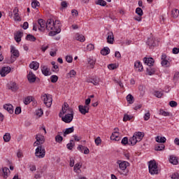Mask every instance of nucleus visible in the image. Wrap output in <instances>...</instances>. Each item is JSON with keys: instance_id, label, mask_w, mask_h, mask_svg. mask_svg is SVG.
Returning a JSON list of instances; mask_svg holds the SVG:
<instances>
[{"instance_id": "f257e3e1", "label": "nucleus", "mask_w": 179, "mask_h": 179, "mask_svg": "<svg viewBox=\"0 0 179 179\" xmlns=\"http://www.w3.org/2000/svg\"><path fill=\"white\" fill-rule=\"evenodd\" d=\"M61 27L62 24L59 20L54 21L53 20L50 19L46 22V29L51 31L49 33V35L52 36H55L61 32Z\"/></svg>"}, {"instance_id": "f03ea898", "label": "nucleus", "mask_w": 179, "mask_h": 179, "mask_svg": "<svg viewBox=\"0 0 179 179\" xmlns=\"http://www.w3.org/2000/svg\"><path fill=\"white\" fill-rule=\"evenodd\" d=\"M74 113L72 108H71L67 103L64 104L62 107V110L60 112L59 116L62 117V120L66 123H70L73 119Z\"/></svg>"}, {"instance_id": "7ed1b4c3", "label": "nucleus", "mask_w": 179, "mask_h": 179, "mask_svg": "<svg viewBox=\"0 0 179 179\" xmlns=\"http://www.w3.org/2000/svg\"><path fill=\"white\" fill-rule=\"evenodd\" d=\"M145 134L143 132L137 131L133 134V136L128 139L124 137L122 139V145H126L127 144L135 145L138 142H140L143 138Z\"/></svg>"}, {"instance_id": "20e7f679", "label": "nucleus", "mask_w": 179, "mask_h": 179, "mask_svg": "<svg viewBox=\"0 0 179 179\" xmlns=\"http://www.w3.org/2000/svg\"><path fill=\"white\" fill-rule=\"evenodd\" d=\"M148 171L151 175L159 173L158 165L155 160L150 161V162H148Z\"/></svg>"}, {"instance_id": "39448f33", "label": "nucleus", "mask_w": 179, "mask_h": 179, "mask_svg": "<svg viewBox=\"0 0 179 179\" xmlns=\"http://www.w3.org/2000/svg\"><path fill=\"white\" fill-rule=\"evenodd\" d=\"M36 149L35 155L36 157L42 159L45 157L46 151L45 147L43 145H37Z\"/></svg>"}, {"instance_id": "423d86ee", "label": "nucleus", "mask_w": 179, "mask_h": 179, "mask_svg": "<svg viewBox=\"0 0 179 179\" xmlns=\"http://www.w3.org/2000/svg\"><path fill=\"white\" fill-rule=\"evenodd\" d=\"M41 99L48 108H50L52 103V97L50 94H43L41 96Z\"/></svg>"}, {"instance_id": "0eeeda50", "label": "nucleus", "mask_w": 179, "mask_h": 179, "mask_svg": "<svg viewBox=\"0 0 179 179\" xmlns=\"http://www.w3.org/2000/svg\"><path fill=\"white\" fill-rule=\"evenodd\" d=\"M116 164H117V166H119V169H120V171H124L127 169V167L130 166L129 162L124 160L116 161Z\"/></svg>"}, {"instance_id": "6e6552de", "label": "nucleus", "mask_w": 179, "mask_h": 179, "mask_svg": "<svg viewBox=\"0 0 179 179\" xmlns=\"http://www.w3.org/2000/svg\"><path fill=\"white\" fill-rule=\"evenodd\" d=\"M36 138V141L34 143V147L42 145L45 142V136L41 134H37Z\"/></svg>"}, {"instance_id": "1a4fd4ad", "label": "nucleus", "mask_w": 179, "mask_h": 179, "mask_svg": "<svg viewBox=\"0 0 179 179\" xmlns=\"http://www.w3.org/2000/svg\"><path fill=\"white\" fill-rule=\"evenodd\" d=\"M151 94L154 95V96L161 99L164 95V91L162 90H152V92H151Z\"/></svg>"}, {"instance_id": "9d476101", "label": "nucleus", "mask_w": 179, "mask_h": 179, "mask_svg": "<svg viewBox=\"0 0 179 179\" xmlns=\"http://www.w3.org/2000/svg\"><path fill=\"white\" fill-rule=\"evenodd\" d=\"M46 24L45 20L40 19L38 20V30L41 31H44L46 29Z\"/></svg>"}, {"instance_id": "9b49d317", "label": "nucleus", "mask_w": 179, "mask_h": 179, "mask_svg": "<svg viewBox=\"0 0 179 179\" xmlns=\"http://www.w3.org/2000/svg\"><path fill=\"white\" fill-rule=\"evenodd\" d=\"M41 67V71L44 76H48L52 74L50 69L47 66L42 65Z\"/></svg>"}, {"instance_id": "f8f14e48", "label": "nucleus", "mask_w": 179, "mask_h": 179, "mask_svg": "<svg viewBox=\"0 0 179 179\" xmlns=\"http://www.w3.org/2000/svg\"><path fill=\"white\" fill-rule=\"evenodd\" d=\"M110 140L115 141H119L121 140L120 134L118 131H115L110 135Z\"/></svg>"}, {"instance_id": "ddd939ff", "label": "nucleus", "mask_w": 179, "mask_h": 179, "mask_svg": "<svg viewBox=\"0 0 179 179\" xmlns=\"http://www.w3.org/2000/svg\"><path fill=\"white\" fill-rule=\"evenodd\" d=\"M82 166H83V164L81 162L76 163L73 167L74 172L78 174H80L82 172V170H81Z\"/></svg>"}, {"instance_id": "4468645a", "label": "nucleus", "mask_w": 179, "mask_h": 179, "mask_svg": "<svg viewBox=\"0 0 179 179\" xmlns=\"http://www.w3.org/2000/svg\"><path fill=\"white\" fill-rule=\"evenodd\" d=\"M106 42L109 44H113L114 43V34L112 31L108 32V37H106Z\"/></svg>"}, {"instance_id": "2eb2a0df", "label": "nucleus", "mask_w": 179, "mask_h": 179, "mask_svg": "<svg viewBox=\"0 0 179 179\" xmlns=\"http://www.w3.org/2000/svg\"><path fill=\"white\" fill-rule=\"evenodd\" d=\"M11 71V69L8 66L3 67L0 71V74L2 77H5L7 74H8Z\"/></svg>"}, {"instance_id": "dca6fc26", "label": "nucleus", "mask_w": 179, "mask_h": 179, "mask_svg": "<svg viewBox=\"0 0 179 179\" xmlns=\"http://www.w3.org/2000/svg\"><path fill=\"white\" fill-rule=\"evenodd\" d=\"M79 110L83 115L89 113L90 107L88 106H79Z\"/></svg>"}, {"instance_id": "f3484780", "label": "nucleus", "mask_w": 179, "mask_h": 179, "mask_svg": "<svg viewBox=\"0 0 179 179\" xmlns=\"http://www.w3.org/2000/svg\"><path fill=\"white\" fill-rule=\"evenodd\" d=\"M96 62V59L93 57H90L87 59V63L89 64L88 66L90 67V69L94 68Z\"/></svg>"}, {"instance_id": "a211bd4d", "label": "nucleus", "mask_w": 179, "mask_h": 179, "mask_svg": "<svg viewBox=\"0 0 179 179\" xmlns=\"http://www.w3.org/2000/svg\"><path fill=\"white\" fill-rule=\"evenodd\" d=\"M143 61H144V64H147V66H152L155 63V60L153 58L145 57L143 59Z\"/></svg>"}, {"instance_id": "6ab92c4d", "label": "nucleus", "mask_w": 179, "mask_h": 179, "mask_svg": "<svg viewBox=\"0 0 179 179\" xmlns=\"http://www.w3.org/2000/svg\"><path fill=\"white\" fill-rule=\"evenodd\" d=\"M87 83H92L94 85L97 86V85H99L100 78L95 77V78L88 80Z\"/></svg>"}, {"instance_id": "aec40b11", "label": "nucleus", "mask_w": 179, "mask_h": 179, "mask_svg": "<svg viewBox=\"0 0 179 179\" xmlns=\"http://www.w3.org/2000/svg\"><path fill=\"white\" fill-rule=\"evenodd\" d=\"M73 38L76 41H78L81 42V43L85 42V36L83 35L80 34H78V33L75 34Z\"/></svg>"}, {"instance_id": "412c9836", "label": "nucleus", "mask_w": 179, "mask_h": 179, "mask_svg": "<svg viewBox=\"0 0 179 179\" xmlns=\"http://www.w3.org/2000/svg\"><path fill=\"white\" fill-rule=\"evenodd\" d=\"M78 150H80L81 152H84V154L85 155H88L90 153V150L87 147H85L82 145H80L78 147Z\"/></svg>"}, {"instance_id": "4be33fe9", "label": "nucleus", "mask_w": 179, "mask_h": 179, "mask_svg": "<svg viewBox=\"0 0 179 179\" xmlns=\"http://www.w3.org/2000/svg\"><path fill=\"white\" fill-rule=\"evenodd\" d=\"M27 78L30 83H34L36 80V76L32 71L29 72V73L27 76Z\"/></svg>"}, {"instance_id": "5701e85b", "label": "nucleus", "mask_w": 179, "mask_h": 179, "mask_svg": "<svg viewBox=\"0 0 179 179\" xmlns=\"http://www.w3.org/2000/svg\"><path fill=\"white\" fill-rule=\"evenodd\" d=\"M8 89L11 90L13 92H16L19 89V87L15 83L12 82L10 83Z\"/></svg>"}, {"instance_id": "b1692460", "label": "nucleus", "mask_w": 179, "mask_h": 179, "mask_svg": "<svg viewBox=\"0 0 179 179\" xmlns=\"http://www.w3.org/2000/svg\"><path fill=\"white\" fill-rule=\"evenodd\" d=\"M22 36L23 33H22L21 31H17L15 34V40L16 41L17 43H20L21 41Z\"/></svg>"}, {"instance_id": "393cba45", "label": "nucleus", "mask_w": 179, "mask_h": 179, "mask_svg": "<svg viewBox=\"0 0 179 179\" xmlns=\"http://www.w3.org/2000/svg\"><path fill=\"white\" fill-rule=\"evenodd\" d=\"M39 63L37 62H32L30 65H29V67L31 69H34L35 71L38 70V68H39Z\"/></svg>"}, {"instance_id": "a878e982", "label": "nucleus", "mask_w": 179, "mask_h": 179, "mask_svg": "<svg viewBox=\"0 0 179 179\" xmlns=\"http://www.w3.org/2000/svg\"><path fill=\"white\" fill-rule=\"evenodd\" d=\"M169 161L170 163L173 164V165H176L178 164V159L174 155H171L169 157Z\"/></svg>"}, {"instance_id": "bb28decb", "label": "nucleus", "mask_w": 179, "mask_h": 179, "mask_svg": "<svg viewBox=\"0 0 179 179\" xmlns=\"http://www.w3.org/2000/svg\"><path fill=\"white\" fill-rule=\"evenodd\" d=\"M3 108L10 114L13 113V106L11 104H6Z\"/></svg>"}, {"instance_id": "cd10ccee", "label": "nucleus", "mask_w": 179, "mask_h": 179, "mask_svg": "<svg viewBox=\"0 0 179 179\" xmlns=\"http://www.w3.org/2000/svg\"><path fill=\"white\" fill-rule=\"evenodd\" d=\"M10 52L12 55L16 57H18L20 56L19 51L16 50V48L14 46L10 47Z\"/></svg>"}, {"instance_id": "c85d7f7f", "label": "nucleus", "mask_w": 179, "mask_h": 179, "mask_svg": "<svg viewBox=\"0 0 179 179\" xmlns=\"http://www.w3.org/2000/svg\"><path fill=\"white\" fill-rule=\"evenodd\" d=\"M134 67H136V69H138V71H142L143 70V66L141 62L139 61L134 62Z\"/></svg>"}, {"instance_id": "c756f323", "label": "nucleus", "mask_w": 179, "mask_h": 179, "mask_svg": "<svg viewBox=\"0 0 179 179\" xmlns=\"http://www.w3.org/2000/svg\"><path fill=\"white\" fill-rule=\"evenodd\" d=\"M126 100H127V103L130 104L134 103L135 101L134 97L131 94H127V96H126Z\"/></svg>"}, {"instance_id": "7c9ffc66", "label": "nucleus", "mask_w": 179, "mask_h": 179, "mask_svg": "<svg viewBox=\"0 0 179 179\" xmlns=\"http://www.w3.org/2000/svg\"><path fill=\"white\" fill-rule=\"evenodd\" d=\"M76 74H77V72L73 69L66 74V77L68 78H73L76 77Z\"/></svg>"}, {"instance_id": "2f4dec72", "label": "nucleus", "mask_w": 179, "mask_h": 179, "mask_svg": "<svg viewBox=\"0 0 179 179\" xmlns=\"http://www.w3.org/2000/svg\"><path fill=\"white\" fill-rule=\"evenodd\" d=\"M155 141L158 142V143H164L166 141V138L164 136H157L155 137Z\"/></svg>"}, {"instance_id": "473e14b6", "label": "nucleus", "mask_w": 179, "mask_h": 179, "mask_svg": "<svg viewBox=\"0 0 179 179\" xmlns=\"http://www.w3.org/2000/svg\"><path fill=\"white\" fill-rule=\"evenodd\" d=\"M110 48L106 47L101 50V55L106 56V55H108L110 53Z\"/></svg>"}, {"instance_id": "72a5a7b5", "label": "nucleus", "mask_w": 179, "mask_h": 179, "mask_svg": "<svg viewBox=\"0 0 179 179\" xmlns=\"http://www.w3.org/2000/svg\"><path fill=\"white\" fill-rule=\"evenodd\" d=\"M3 178H7L10 171L8 168L4 167L3 168Z\"/></svg>"}, {"instance_id": "f704fd0d", "label": "nucleus", "mask_w": 179, "mask_h": 179, "mask_svg": "<svg viewBox=\"0 0 179 179\" xmlns=\"http://www.w3.org/2000/svg\"><path fill=\"white\" fill-rule=\"evenodd\" d=\"M171 15L173 17L177 18L179 16V10L176 8L173 9L171 10Z\"/></svg>"}, {"instance_id": "c9c22d12", "label": "nucleus", "mask_w": 179, "mask_h": 179, "mask_svg": "<svg viewBox=\"0 0 179 179\" xmlns=\"http://www.w3.org/2000/svg\"><path fill=\"white\" fill-rule=\"evenodd\" d=\"M74 131L73 127L68 128L66 129V131L64 132V136H66V135L71 134Z\"/></svg>"}, {"instance_id": "e433bc0d", "label": "nucleus", "mask_w": 179, "mask_h": 179, "mask_svg": "<svg viewBox=\"0 0 179 179\" xmlns=\"http://www.w3.org/2000/svg\"><path fill=\"white\" fill-rule=\"evenodd\" d=\"M165 145L164 144H158L155 145V150L157 151H162L164 150Z\"/></svg>"}, {"instance_id": "4c0bfd02", "label": "nucleus", "mask_w": 179, "mask_h": 179, "mask_svg": "<svg viewBox=\"0 0 179 179\" xmlns=\"http://www.w3.org/2000/svg\"><path fill=\"white\" fill-rule=\"evenodd\" d=\"M133 115H129L127 114H124V116H123V122H127L133 119Z\"/></svg>"}, {"instance_id": "58836bf2", "label": "nucleus", "mask_w": 179, "mask_h": 179, "mask_svg": "<svg viewBox=\"0 0 179 179\" xmlns=\"http://www.w3.org/2000/svg\"><path fill=\"white\" fill-rule=\"evenodd\" d=\"M161 64H162V66L165 67H169L170 66V62L167 61L166 59H164L162 58V62H161Z\"/></svg>"}, {"instance_id": "ea45409f", "label": "nucleus", "mask_w": 179, "mask_h": 179, "mask_svg": "<svg viewBox=\"0 0 179 179\" xmlns=\"http://www.w3.org/2000/svg\"><path fill=\"white\" fill-rule=\"evenodd\" d=\"M147 44L150 46H155L156 43L153 38H148V41H147Z\"/></svg>"}, {"instance_id": "a19ab883", "label": "nucleus", "mask_w": 179, "mask_h": 179, "mask_svg": "<svg viewBox=\"0 0 179 179\" xmlns=\"http://www.w3.org/2000/svg\"><path fill=\"white\" fill-rule=\"evenodd\" d=\"M119 66V65L116 64H110L109 65H108V69H109V70H115L116 69H117Z\"/></svg>"}, {"instance_id": "79ce46f5", "label": "nucleus", "mask_w": 179, "mask_h": 179, "mask_svg": "<svg viewBox=\"0 0 179 179\" xmlns=\"http://www.w3.org/2000/svg\"><path fill=\"white\" fill-rule=\"evenodd\" d=\"M10 138H11V136H10V134L9 133H6L3 136V140H4L5 142H9Z\"/></svg>"}, {"instance_id": "37998d69", "label": "nucleus", "mask_w": 179, "mask_h": 179, "mask_svg": "<svg viewBox=\"0 0 179 179\" xmlns=\"http://www.w3.org/2000/svg\"><path fill=\"white\" fill-rule=\"evenodd\" d=\"M75 143L73 140L70 141V143L66 145V147L69 150H71L74 146Z\"/></svg>"}, {"instance_id": "c03bdc74", "label": "nucleus", "mask_w": 179, "mask_h": 179, "mask_svg": "<svg viewBox=\"0 0 179 179\" xmlns=\"http://www.w3.org/2000/svg\"><path fill=\"white\" fill-rule=\"evenodd\" d=\"M33 97L32 96H27L24 101V103L27 105L29 103H30L32 101H33Z\"/></svg>"}, {"instance_id": "a18cd8bd", "label": "nucleus", "mask_w": 179, "mask_h": 179, "mask_svg": "<svg viewBox=\"0 0 179 179\" xmlns=\"http://www.w3.org/2000/svg\"><path fill=\"white\" fill-rule=\"evenodd\" d=\"M26 39L29 41H35L36 40V38L31 34L27 35Z\"/></svg>"}, {"instance_id": "49530a36", "label": "nucleus", "mask_w": 179, "mask_h": 179, "mask_svg": "<svg viewBox=\"0 0 179 179\" xmlns=\"http://www.w3.org/2000/svg\"><path fill=\"white\" fill-rule=\"evenodd\" d=\"M136 13L138 15V16L141 17L143 15V11L141 8H136Z\"/></svg>"}, {"instance_id": "de8ad7c7", "label": "nucleus", "mask_w": 179, "mask_h": 179, "mask_svg": "<svg viewBox=\"0 0 179 179\" xmlns=\"http://www.w3.org/2000/svg\"><path fill=\"white\" fill-rule=\"evenodd\" d=\"M31 6L34 8H36L37 7L40 6V3L37 0H34L32 2Z\"/></svg>"}, {"instance_id": "09e8293b", "label": "nucleus", "mask_w": 179, "mask_h": 179, "mask_svg": "<svg viewBox=\"0 0 179 179\" xmlns=\"http://www.w3.org/2000/svg\"><path fill=\"white\" fill-rule=\"evenodd\" d=\"M58 79H59L58 76H55V75H53V76H52L50 77V80H51V82L53 83H57V80H58Z\"/></svg>"}, {"instance_id": "8fccbe9b", "label": "nucleus", "mask_w": 179, "mask_h": 179, "mask_svg": "<svg viewBox=\"0 0 179 179\" xmlns=\"http://www.w3.org/2000/svg\"><path fill=\"white\" fill-rule=\"evenodd\" d=\"M96 4L101 6H106L107 3L103 0H98V1H96Z\"/></svg>"}, {"instance_id": "3c124183", "label": "nucleus", "mask_w": 179, "mask_h": 179, "mask_svg": "<svg viewBox=\"0 0 179 179\" xmlns=\"http://www.w3.org/2000/svg\"><path fill=\"white\" fill-rule=\"evenodd\" d=\"M55 141L56 142L59 143H61L63 141V137L60 135H57L56 137H55Z\"/></svg>"}, {"instance_id": "603ef678", "label": "nucleus", "mask_w": 179, "mask_h": 179, "mask_svg": "<svg viewBox=\"0 0 179 179\" xmlns=\"http://www.w3.org/2000/svg\"><path fill=\"white\" fill-rule=\"evenodd\" d=\"M43 114V111L42 109H38L36 110V115L40 117L42 116V115Z\"/></svg>"}, {"instance_id": "864d4df0", "label": "nucleus", "mask_w": 179, "mask_h": 179, "mask_svg": "<svg viewBox=\"0 0 179 179\" xmlns=\"http://www.w3.org/2000/svg\"><path fill=\"white\" fill-rule=\"evenodd\" d=\"M73 58L71 55H67L66 57V61L68 62V63H72L73 62Z\"/></svg>"}, {"instance_id": "5fc2aeb1", "label": "nucleus", "mask_w": 179, "mask_h": 179, "mask_svg": "<svg viewBox=\"0 0 179 179\" xmlns=\"http://www.w3.org/2000/svg\"><path fill=\"white\" fill-rule=\"evenodd\" d=\"M171 179H179V173H173L171 176Z\"/></svg>"}, {"instance_id": "6e6d98bb", "label": "nucleus", "mask_w": 179, "mask_h": 179, "mask_svg": "<svg viewBox=\"0 0 179 179\" xmlns=\"http://www.w3.org/2000/svg\"><path fill=\"white\" fill-rule=\"evenodd\" d=\"M150 118V113L148 111L147 113L144 114V120L148 121Z\"/></svg>"}, {"instance_id": "4d7b16f0", "label": "nucleus", "mask_w": 179, "mask_h": 179, "mask_svg": "<svg viewBox=\"0 0 179 179\" xmlns=\"http://www.w3.org/2000/svg\"><path fill=\"white\" fill-rule=\"evenodd\" d=\"M95 143H96V145H99L101 143V139L99 136L96 138Z\"/></svg>"}, {"instance_id": "13d9d810", "label": "nucleus", "mask_w": 179, "mask_h": 179, "mask_svg": "<svg viewBox=\"0 0 179 179\" xmlns=\"http://www.w3.org/2000/svg\"><path fill=\"white\" fill-rule=\"evenodd\" d=\"M169 106H170L171 107H176V106H178V103H177V102L175 101H171L169 102Z\"/></svg>"}, {"instance_id": "bf43d9fd", "label": "nucleus", "mask_w": 179, "mask_h": 179, "mask_svg": "<svg viewBox=\"0 0 179 179\" xmlns=\"http://www.w3.org/2000/svg\"><path fill=\"white\" fill-rule=\"evenodd\" d=\"M147 73H148V75L152 76L153 74H155V69H147Z\"/></svg>"}, {"instance_id": "052dcab7", "label": "nucleus", "mask_w": 179, "mask_h": 179, "mask_svg": "<svg viewBox=\"0 0 179 179\" xmlns=\"http://www.w3.org/2000/svg\"><path fill=\"white\" fill-rule=\"evenodd\" d=\"M159 113L165 117L169 115V113L164 111V110H159Z\"/></svg>"}, {"instance_id": "680f3d73", "label": "nucleus", "mask_w": 179, "mask_h": 179, "mask_svg": "<svg viewBox=\"0 0 179 179\" xmlns=\"http://www.w3.org/2000/svg\"><path fill=\"white\" fill-rule=\"evenodd\" d=\"M14 20L15 21H21V18L19 13L14 15Z\"/></svg>"}, {"instance_id": "e2e57ef3", "label": "nucleus", "mask_w": 179, "mask_h": 179, "mask_svg": "<svg viewBox=\"0 0 179 179\" xmlns=\"http://www.w3.org/2000/svg\"><path fill=\"white\" fill-rule=\"evenodd\" d=\"M172 53H173V54H175V55L178 54V53H179V48H173L172 49Z\"/></svg>"}, {"instance_id": "0e129e2a", "label": "nucleus", "mask_w": 179, "mask_h": 179, "mask_svg": "<svg viewBox=\"0 0 179 179\" xmlns=\"http://www.w3.org/2000/svg\"><path fill=\"white\" fill-rule=\"evenodd\" d=\"M17 156L18 158H22L23 157V153L22 152V150H19L17 152Z\"/></svg>"}, {"instance_id": "69168bd1", "label": "nucleus", "mask_w": 179, "mask_h": 179, "mask_svg": "<svg viewBox=\"0 0 179 179\" xmlns=\"http://www.w3.org/2000/svg\"><path fill=\"white\" fill-rule=\"evenodd\" d=\"M87 49L89 51H91V50H92L94 49V45H92V44H89V45H87Z\"/></svg>"}, {"instance_id": "338daca9", "label": "nucleus", "mask_w": 179, "mask_h": 179, "mask_svg": "<svg viewBox=\"0 0 179 179\" xmlns=\"http://www.w3.org/2000/svg\"><path fill=\"white\" fill-rule=\"evenodd\" d=\"M71 13L73 17H77L78 15V12L77 10H72Z\"/></svg>"}, {"instance_id": "774afa93", "label": "nucleus", "mask_w": 179, "mask_h": 179, "mask_svg": "<svg viewBox=\"0 0 179 179\" xmlns=\"http://www.w3.org/2000/svg\"><path fill=\"white\" fill-rule=\"evenodd\" d=\"M61 6L62 8H66L68 7V3H66V1H62Z\"/></svg>"}]
</instances>
